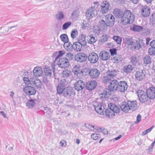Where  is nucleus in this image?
I'll return each mask as SVG.
<instances>
[{
    "label": "nucleus",
    "instance_id": "37",
    "mask_svg": "<svg viewBox=\"0 0 155 155\" xmlns=\"http://www.w3.org/2000/svg\"><path fill=\"white\" fill-rule=\"evenodd\" d=\"M86 127L92 131H94V129L97 131L101 130V128L98 127L97 126H92V125L90 124L89 123L86 124Z\"/></svg>",
    "mask_w": 155,
    "mask_h": 155
},
{
    "label": "nucleus",
    "instance_id": "56",
    "mask_svg": "<svg viewBox=\"0 0 155 155\" xmlns=\"http://www.w3.org/2000/svg\"><path fill=\"white\" fill-rule=\"evenodd\" d=\"M80 13V11L78 9L74 10L71 14V15L75 17H77Z\"/></svg>",
    "mask_w": 155,
    "mask_h": 155
},
{
    "label": "nucleus",
    "instance_id": "54",
    "mask_svg": "<svg viewBox=\"0 0 155 155\" xmlns=\"http://www.w3.org/2000/svg\"><path fill=\"white\" fill-rule=\"evenodd\" d=\"M44 112L46 114V115H49L51 113V109L48 107H45L44 110Z\"/></svg>",
    "mask_w": 155,
    "mask_h": 155
},
{
    "label": "nucleus",
    "instance_id": "11",
    "mask_svg": "<svg viewBox=\"0 0 155 155\" xmlns=\"http://www.w3.org/2000/svg\"><path fill=\"white\" fill-rule=\"evenodd\" d=\"M23 90L24 92L28 95H34L36 92L35 89L33 87L29 86L25 87Z\"/></svg>",
    "mask_w": 155,
    "mask_h": 155
},
{
    "label": "nucleus",
    "instance_id": "19",
    "mask_svg": "<svg viewBox=\"0 0 155 155\" xmlns=\"http://www.w3.org/2000/svg\"><path fill=\"white\" fill-rule=\"evenodd\" d=\"M125 16L128 19L129 22L130 24L133 23L134 20V17L130 10H126L125 12Z\"/></svg>",
    "mask_w": 155,
    "mask_h": 155
},
{
    "label": "nucleus",
    "instance_id": "10",
    "mask_svg": "<svg viewBox=\"0 0 155 155\" xmlns=\"http://www.w3.org/2000/svg\"><path fill=\"white\" fill-rule=\"evenodd\" d=\"M101 7V12L102 14L107 13L111 8V6L107 1L103 2Z\"/></svg>",
    "mask_w": 155,
    "mask_h": 155
},
{
    "label": "nucleus",
    "instance_id": "17",
    "mask_svg": "<svg viewBox=\"0 0 155 155\" xmlns=\"http://www.w3.org/2000/svg\"><path fill=\"white\" fill-rule=\"evenodd\" d=\"M99 57L102 60H107L110 58V54L106 51H102L99 54Z\"/></svg>",
    "mask_w": 155,
    "mask_h": 155
},
{
    "label": "nucleus",
    "instance_id": "18",
    "mask_svg": "<svg viewBox=\"0 0 155 155\" xmlns=\"http://www.w3.org/2000/svg\"><path fill=\"white\" fill-rule=\"evenodd\" d=\"M88 73L90 76L92 78H96L100 74V72L98 70L94 68L90 70Z\"/></svg>",
    "mask_w": 155,
    "mask_h": 155
},
{
    "label": "nucleus",
    "instance_id": "6",
    "mask_svg": "<svg viewBox=\"0 0 155 155\" xmlns=\"http://www.w3.org/2000/svg\"><path fill=\"white\" fill-rule=\"evenodd\" d=\"M73 89L71 87H68L63 89L61 93H58L59 94H62L64 97H69L72 95L73 93Z\"/></svg>",
    "mask_w": 155,
    "mask_h": 155
},
{
    "label": "nucleus",
    "instance_id": "59",
    "mask_svg": "<svg viewBox=\"0 0 155 155\" xmlns=\"http://www.w3.org/2000/svg\"><path fill=\"white\" fill-rule=\"evenodd\" d=\"M148 52L149 54L151 55H155V48H149Z\"/></svg>",
    "mask_w": 155,
    "mask_h": 155
},
{
    "label": "nucleus",
    "instance_id": "24",
    "mask_svg": "<svg viewBox=\"0 0 155 155\" xmlns=\"http://www.w3.org/2000/svg\"><path fill=\"white\" fill-rule=\"evenodd\" d=\"M135 76L137 80L142 81L144 78L145 74L143 71L140 70L136 72Z\"/></svg>",
    "mask_w": 155,
    "mask_h": 155
},
{
    "label": "nucleus",
    "instance_id": "35",
    "mask_svg": "<svg viewBox=\"0 0 155 155\" xmlns=\"http://www.w3.org/2000/svg\"><path fill=\"white\" fill-rule=\"evenodd\" d=\"M64 18V13L61 11H59L55 15V19L58 21H60Z\"/></svg>",
    "mask_w": 155,
    "mask_h": 155
},
{
    "label": "nucleus",
    "instance_id": "30",
    "mask_svg": "<svg viewBox=\"0 0 155 155\" xmlns=\"http://www.w3.org/2000/svg\"><path fill=\"white\" fill-rule=\"evenodd\" d=\"M65 50L68 51H72L73 50V45L68 41L64 43L63 45Z\"/></svg>",
    "mask_w": 155,
    "mask_h": 155
},
{
    "label": "nucleus",
    "instance_id": "12",
    "mask_svg": "<svg viewBox=\"0 0 155 155\" xmlns=\"http://www.w3.org/2000/svg\"><path fill=\"white\" fill-rule=\"evenodd\" d=\"M99 58L97 54L94 52L90 53L88 57V60L91 63H95L97 62Z\"/></svg>",
    "mask_w": 155,
    "mask_h": 155
},
{
    "label": "nucleus",
    "instance_id": "5",
    "mask_svg": "<svg viewBox=\"0 0 155 155\" xmlns=\"http://www.w3.org/2000/svg\"><path fill=\"white\" fill-rule=\"evenodd\" d=\"M58 81L59 84L57 86V92L58 93H61L62 91L64 89L65 87L66 86L68 83V82L64 79H62L60 80L55 79V82Z\"/></svg>",
    "mask_w": 155,
    "mask_h": 155
},
{
    "label": "nucleus",
    "instance_id": "33",
    "mask_svg": "<svg viewBox=\"0 0 155 155\" xmlns=\"http://www.w3.org/2000/svg\"><path fill=\"white\" fill-rule=\"evenodd\" d=\"M45 74L47 76H51L53 72V71L51 70L49 67L46 66L44 70Z\"/></svg>",
    "mask_w": 155,
    "mask_h": 155
},
{
    "label": "nucleus",
    "instance_id": "44",
    "mask_svg": "<svg viewBox=\"0 0 155 155\" xmlns=\"http://www.w3.org/2000/svg\"><path fill=\"white\" fill-rule=\"evenodd\" d=\"M60 38L61 41H63L64 43L68 42L69 41L68 37L66 34H63L61 35Z\"/></svg>",
    "mask_w": 155,
    "mask_h": 155
},
{
    "label": "nucleus",
    "instance_id": "39",
    "mask_svg": "<svg viewBox=\"0 0 155 155\" xmlns=\"http://www.w3.org/2000/svg\"><path fill=\"white\" fill-rule=\"evenodd\" d=\"M130 28L132 30L137 31H141L143 29L142 26L136 25H134L133 26L131 27Z\"/></svg>",
    "mask_w": 155,
    "mask_h": 155
},
{
    "label": "nucleus",
    "instance_id": "4",
    "mask_svg": "<svg viewBox=\"0 0 155 155\" xmlns=\"http://www.w3.org/2000/svg\"><path fill=\"white\" fill-rule=\"evenodd\" d=\"M137 96L140 101L142 103H145L149 101L146 93L142 90L137 91Z\"/></svg>",
    "mask_w": 155,
    "mask_h": 155
},
{
    "label": "nucleus",
    "instance_id": "50",
    "mask_svg": "<svg viewBox=\"0 0 155 155\" xmlns=\"http://www.w3.org/2000/svg\"><path fill=\"white\" fill-rule=\"evenodd\" d=\"M113 38L117 44H120L122 41V38L120 37L117 36H114Z\"/></svg>",
    "mask_w": 155,
    "mask_h": 155
},
{
    "label": "nucleus",
    "instance_id": "55",
    "mask_svg": "<svg viewBox=\"0 0 155 155\" xmlns=\"http://www.w3.org/2000/svg\"><path fill=\"white\" fill-rule=\"evenodd\" d=\"M9 31L8 27H3L1 28L0 31L2 34H4L7 32Z\"/></svg>",
    "mask_w": 155,
    "mask_h": 155
},
{
    "label": "nucleus",
    "instance_id": "13",
    "mask_svg": "<svg viewBox=\"0 0 155 155\" xmlns=\"http://www.w3.org/2000/svg\"><path fill=\"white\" fill-rule=\"evenodd\" d=\"M87 58V56L86 54L82 53L78 54L76 55L75 60L78 62H80L85 61Z\"/></svg>",
    "mask_w": 155,
    "mask_h": 155
},
{
    "label": "nucleus",
    "instance_id": "3",
    "mask_svg": "<svg viewBox=\"0 0 155 155\" xmlns=\"http://www.w3.org/2000/svg\"><path fill=\"white\" fill-rule=\"evenodd\" d=\"M119 83L117 80H114L111 81L108 86L109 90L107 89L104 91L105 95H110L109 91H114L117 90Z\"/></svg>",
    "mask_w": 155,
    "mask_h": 155
},
{
    "label": "nucleus",
    "instance_id": "32",
    "mask_svg": "<svg viewBox=\"0 0 155 155\" xmlns=\"http://www.w3.org/2000/svg\"><path fill=\"white\" fill-rule=\"evenodd\" d=\"M98 26L99 28L101 29L106 30L108 26L105 22V21H104L103 20H101L99 21Z\"/></svg>",
    "mask_w": 155,
    "mask_h": 155
},
{
    "label": "nucleus",
    "instance_id": "25",
    "mask_svg": "<svg viewBox=\"0 0 155 155\" xmlns=\"http://www.w3.org/2000/svg\"><path fill=\"white\" fill-rule=\"evenodd\" d=\"M80 67L75 66L73 69V71L74 74L80 77L84 74V70H81L80 69Z\"/></svg>",
    "mask_w": 155,
    "mask_h": 155
},
{
    "label": "nucleus",
    "instance_id": "62",
    "mask_svg": "<svg viewBox=\"0 0 155 155\" xmlns=\"http://www.w3.org/2000/svg\"><path fill=\"white\" fill-rule=\"evenodd\" d=\"M17 27V25H15L14 26H10L9 27H8V28L9 29V30L10 31H13L15 30L16 29Z\"/></svg>",
    "mask_w": 155,
    "mask_h": 155
},
{
    "label": "nucleus",
    "instance_id": "51",
    "mask_svg": "<svg viewBox=\"0 0 155 155\" xmlns=\"http://www.w3.org/2000/svg\"><path fill=\"white\" fill-rule=\"evenodd\" d=\"M112 79L111 78L108 76L107 74V75L104 77L103 80V82L105 84L108 82H110H110L112 80Z\"/></svg>",
    "mask_w": 155,
    "mask_h": 155
},
{
    "label": "nucleus",
    "instance_id": "46",
    "mask_svg": "<svg viewBox=\"0 0 155 155\" xmlns=\"http://www.w3.org/2000/svg\"><path fill=\"white\" fill-rule=\"evenodd\" d=\"M131 61L132 63L135 66H136L139 64L137 62L136 56L135 55L133 56L131 58Z\"/></svg>",
    "mask_w": 155,
    "mask_h": 155
},
{
    "label": "nucleus",
    "instance_id": "36",
    "mask_svg": "<svg viewBox=\"0 0 155 155\" xmlns=\"http://www.w3.org/2000/svg\"><path fill=\"white\" fill-rule=\"evenodd\" d=\"M117 71L115 70H108L107 72V74L110 77L113 79L117 74Z\"/></svg>",
    "mask_w": 155,
    "mask_h": 155
},
{
    "label": "nucleus",
    "instance_id": "58",
    "mask_svg": "<svg viewBox=\"0 0 155 155\" xmlns=\"http://www.w3.org/2000/svg\"><path fill=\"white\" fill-rule=\"evenodd\" d=\"M91 138L94 140H96L99 137V134H93L91 135Z\"/></svg>",
    "mask_w": 155,
    "mask_h": 155
},
{
    "label": "nucleus",
    "instance_id": "57",
    "mask_svg": "<svg viewBox=\"0 0 155 155\" xmlns=\"http://www.w3.org/2000/svg\"><path fill=\"white\" fill-rule=\"evenodd\" d=\"M154 145V143H153L149 147L148 149L147 150L148 151L149 153H151L153 152V148Z\"/></svg>",
    "mask_w": 155,
    "mask_h": 155
},
{
    "label": "nucleus",
    "instance_id": "61",
    "mask_svg": "<svg viewBox=\"0 0 155 155\" xmlns=\"http://www.w3.org/2000/svg\"><path fill=\"white\" fill-rule=\"evenodd\" d=\"M23 79L24 82L26 84H31L30 78L29 79L28 78L25 77L23 78Z\"/></svg>",
    "mask_w": 155,
    "mask_h": 155
},
{
    "label": "nucleus",
    "instance_id": "8",
    "mask_svg": "<svg viewBox=\"0 0 155 155\" xmlns=\"http://www.w3.org/2000/svg\"><path fill=\"white\" fill-rule=\"evenodd\" d=\"M31 84L35 87L39 88L41 87L42 84L38 79L33 76L30 78Z\"/></svg>",
    "mask_w": 155,
    "mask_h": 155
},
{
    "label": "nucleus",
    "instance_id": "63",
    "mask_svg": "<svg viewBox=\"0 0 155 155\" xmlns=\"http://www.w3.org/2000/svg\"><path fill=\"white\" fill-rule=\"evenodd\" d=\"M13 84L14 86L15 87H17L20 86V82L18 81H14L13 82Z\"/></svg>",
    "mask_w": 155,
    "mask_h": 155
},
{
    "label": "nucleus",
    "instance_id": "26",
    "mask_svg": "<svg viewBox=\"0 0 155 155\" xmlns=\"http://www.w3.org/2000/svg\"><path fill=\"white\" fill-rule=\"evenodd\" d=\"M143 45V41L142 40L138 39L134 43L133 46H134L135 49L138 50L141 48Z\"/></svg>",
    "mask_w": 155,
    "mask_h": 155
},
{
    "label": "nucleus",
    "instance_id": "40",
    "mask_svg": "<svg viewBox=\"0 0 155 155\" xmlns=\"http://www.w3.org/2000/svg\"><path fill=\"white\" fill-rule=\"evenodd\" d=\"M125 41L126 44L128 46H133L134 44V42L133 39L129 37H126L125 38Z\"/></svg>",
    "mask_w": 155,
    "mask_h": 155
},
{
    "label": "nucleus",
    "instance_id": "2",
    "mask_svg": "<svg viewBox=\"0 0 155 155\" xmlns=\"http://www.w3.org/2000/svg\"><path fill=\"white\" fill-rule=\"evenodd\" d=\"M108 106L109 108L105 109V114L107 116L117 115L115 114H118L120 112L119 108L114 104L110 103L108 104Z\"/></svg>",
    "mask_w": 155,
    "mask_h": 155
},
{
    "label": "nucleus",
    "instance_id": "1",
    "mask_svg": "<svg viewBox=\"0 0 155 155\" xmlns=\"http://www.w3.org/2000/svg\"><path fill=\"white\" fill-rule=\"evenodd\" d=\"M120 106L122 110L126 113H128L130 110L135 111L138 107L137 101H128L127 103L123 102Z\"/></svg>",
    "mask_w": 155,
    "mask_h": 155
},
{
    "label": "nucleus",
    "instance_id": "49",
    "mask_svg": "<svg viewBox=\"0 0 155 155\" xmlns=\"http://www.w3.org/2000/svg\"><path fill=\"white\" fill-rule=\"evenodd\" d=\"M74 55L71 53H67L65 55L66 59L68 61L72 60L74 58Z\"/></svg>",
    "mask_w": 155,
    "mask_h": 155
},
{
    "label": "nucleus",
    "instance_id": "27",
    "mask_svg": "<svg viewBox=\"0 0 155 155\" xmlns=\"http://www.w3.org/2000/svg\"><path fill=\"white\" fill-rule=\"evenodd\" d=\"M150 13L149 8L147 6H144L141 8V13L144 17H147Z\"/></svg>",
    "mask_w": 155,
    "mask_h": 155
},
{
    "label": "nucleus",
    "instance_id": "45",
    "mask_svg": "<svg viewBox=\"0 0 155 155\" xmlns=\"http://www.w3.org/2000/svg\"><path fill=\"white\" fill-rule=\"evenodd\" d=\"M88 38L87 42L88 43L92 44H94L96 41V39L94 37L90 35Z\"/></svg>",
    "mask_w": 155,
    "mask_h": 155
},
{
    "label": "nucleus",
    "instance_id": "41",
    "mask_svg": "<svg viewBox=\"0 0 155 155\" xmlns=\"http://www.w3.org/2000/svg\"><path fill=\"white\" fill-rule=\"evenodd\" d=\"M112 60L114 61V62L118 63L122 61V58L121 55L118 54L116 55L113 58Z\"/></svg>",
    "mask_w": 155,
    "mask_h": 155
},
{
    "label": "nucleus",
    "instance_id": "64",
    "mask_svg": "<svg viewBox=\"0 0 155 155\" xmlns=\"http://www.w3.org/2000/svg\"><path fill=\"white\" fill-rule=\"evenodd\" d=\"M150 45L152 48H155V40L151 41L150 43Z\"/></svg>",
    "mask_w": 155,
    "mask_h": 155
},
{
    "label": "nucleus",
    "instance_id": "15",
    "mask_svg": "<svg viewBox=\"0 0 155 155\" xmlns=\"http://www.w3.org/2000/svg\"><path fill=\"white\" fill-rule=\"evenodd\" d=\"M146 93L149 100L155 98V88L151 87L148 88L146 91Z\"/></svg>",
    "mask_w": 155,
    "mask_h": 155
},
{
    "label": "nucleus",
    "instance_id": "29",
    "mask_svg": "<svg viewBox=\"0 0 155 155\" xmlns=\"http://www.w3.org/2000/svg\"><path fill=\"white\" fill-rule=\"evenodd\" d=\"M114 16L118 18H122L124 13L121 10L117 8L115 9L113 12Z\"/></svg>",
    "mask_w": 155,
    "mask_h": 155
},
{
    "label": "nucleus",
    "instance_id": "42",
    "mask_svg": "<svg viewBox=\"0 0 155 155\" xmlns=\"http://www.w3.org/2000/svg\"><path fill=\"white\" fill-rule=\"evenodd\" d=\"M133 69L132 66L130 65H128L124 67V72L127 73H130Z\"/></svg>",
    "mask_w": 155,
    "mask_h": 155
},
{
    "label": "nucleus",
    "instance_id": "7",
    "mask_svg": "<svg viewBox=\"0 0 155 155\" xmlns=\"http://www.w3.org/2000/svg\"><path fill=\"white\" fill-rule=\"evenodd\" d=\"M105 22L109 27L113 26L115 23V18L111 14H108L105 17Z\"/></svg>",
    "mask_w": 155,
    "mask_h": 155
},
{
    "label": "nucleus",
    "instance_id": "38",
    "mask_svg": "<svg viewBox=\"0 0 155 155\" xmlns=\"http://www.w3.org/2000/svg\"><path fill=\"white\" fill-rule=\"evenodd\" d=\"M62 74L63 77L67 78L71 75V72L70 70L66 69L63 71Z\"/></svg>",
    "mask_w": 155,
    "mask_h": 155
},
{
    "label": "nucleus",
    "instance_id": "53",
    "mask_svg": "<svg viewBox=\"0 0 155 155\" xmlns=\"http://www.w3.org/2000/svg\"><path fill=\"white\" fill-rule=\"evenodd\" d=\"M65 53L64 51H60L58 52V54L57 55L56 59L55 60V61H58V59L60 57H62L63 55L65 54Z\"/></svg>",
    "mask_w": 155,
    "mask_h": 155
},
{
    "label": "nucleus",
    "instance_id": "43",
    "mask_svg": "<svg viewBox=\"0 0 155 155\" xmlns=\"http://www.w3.org/2000/svg\"><path fill=\"white\" fill-rule=\"evenodd\" d=\"M128 19L125 16V12L124 13V15L121 19L122 24L124 25H126L129 24H130L129 22Z\"/></svg>",
    "mask_w": 155,
    "mask_h": 155
},
{
    "label": "nucleus",
    "instance_id": "28",
    "mask_svg": "<svg viewBox=\"0 0 155 155\" xmlns=\"http://www.w3.org/2000/svg\"><path fill=\"white\" fill-rule=\"evenodd\" d=\"M86 36L84 35H81L78 37L77 42L83 45L84 46L86 45V41L85 40Z\"/></svg>",
    "mask_w": 155,
    "mask_h": 155
},
{
    "label": "nucleus",
    "instance_id": "60",
    "mask_svg": "<svg viewBox=\"0 0 155 155\" xmlns=\"http://www.w3.org/2000/svg\"><path fill=\"white\" fill-rule=\"evenodd\" d=\"M109 35H103L102 38V41L103 42H105L107 41Z\"/></svg>",
    "mask_w": 155,
    "mask_h": 155
},
{
    "label": "nucleus",
    "instance_id": "21",
    "mask_svg": "<svg viewBox=\"0 0 155 155\" xmlns=\"http://www.w3.org/2000/svg\"><path fill=\"white\" fill-rule=\"evenodd\" d=\"M97 82L94 81H91L87 82L86 84V87L88 90L94 89L97 86Z\"/></svg>",
    "mask_w": 155,
    "mask_h": 155
},
{
    "label": "nucleus",
    "instance_id": "22",
    "mask_svg": "<svg viewBox=\"0 0 155 155\" xmlns=\"http://www.w3.org/2000/svg\"><path fill=\"white\" fill-rule=\"evenodd\" d=\"M34 75L37 77L41 76L43 74V71L41 67L39 66L35 67L33 71Z\"/></svg>",
    "mask_w": 155,
    "mask_h": 155
},
{
    "label": "nucleus",
    "instance_id": "23",
    "mask_svg": "<svg viewBox=\"0 0 155 155\" xmlns=\"http://www.w3.org/2000/svg\"><path fill=\"white\" fill-rule=\"evenodd\" d=\"M84 83L82 80L78 81L74 85V88L78 91H81L84 87Z\"/></svg>",
    "mask_w": 155,
    "mask_h": 155
},
{
    "label": "nucleus",
    "instance_id": "20",
    "mask_svg": "<svg viewBox=\"0 0 155 155\" xmlns=\"http://www.w3.org/2000/svg\"><path fill=\"white\" fill-rule=\"evenodd\" d=\"M95 110L99 114L101 115H104L105 109L101 104H97L95 106Z\"/></svg>",
    "mask_w": 155,
    "mask_h": 155
},
{
    "label": "nucleus",
    "instance_id": "9",
    "mask_svg": "<svg viewBox=\"0 0 155 155\" xmlns=\"http://www.w3.org/2000/svg\"><path fill=\"white\" fill-rule=\"evenodd\" d=\"M58 65L60 68H65L69 66V62L65 58H62L58 61Z\"/></svg>",
    "mask_w": 155,
    "mask_h": 155
},
{
    "label": "nucleus",
    "instance_id": "48",
    "mask_svg": "<svg viewBox=\"0 0 155 155\" xmlns=\"http://www.w3.org/2000/svg\"><path fill=\"white\" fill-rule=\"evenodd\" d=\"M78 31L76 29L73 30L71 32V37L73 39L75 38L78 36Z\"/></svg>",
    "mask_w": 155,
    "mask_h": 155
},
{
    "label": "nucleus",
    "instance_id": "47",
    "mask_svg": "<svg viewBox=\"0 0 155 155\" xmlns=\"http://www.w3.org/2000/svg\"><path fill=\"white\" fill-rule=\"evenodd\" d=\"M71 22L68 21L64 23L62 25V29L63 30H65L68 28L71 25Z\"/></svg>",
    "mask_w": 155,
    "mask_h": 155
},
{
    "label": "nucleus",
    "instance_id": "14",
    "mask_svg": "<svg viewBox=\"0 0 155 155\" xmlns=\"http://www.w3.org/2000/svg\"><path fill=\"white\" fill-rule=\"evenodd\" d=\"M128 86L126 82L124 81H120L119 83L117 91L121 92H124L127 89Z\"/></svg>",
    "mask_w": 155,
    "mask_h": 155
},
{
    "label": "nucleus",
    "instance_id": "31",
    "mask_svg": "<svg viewBox=\"0 0 155 155\" xmlns=\"http://www.w3.org/2000/svg\"><path fill=\"white\" fill-rule=\"evenodd\" d=\"M36 102V99H30L26 102V105L28 108H31L35 105Z\"/></svg>",
    "mask_w": 155,
    "mask_h": 155
},
{
    "label": "nucleus",
    "instance_id": "16",
    "mask_svg": "<svg viewBox=\"0 0 155 155\" xmlns=\"http://www.w3.org/2000/svg\"><path fill=\"white\" fill-rule=\"evenodd\" d=\"M95 13L94 9L93 7L90 8L86 11V16L87 19H91L94 16Z\"/></svg>",
    "mask_w": 155,
    "mask_h": 155
},
{
    "label": "nucleus",
    "instance_id": "34",
    "mask_svg": "<svg viewBox=\"0 0 155 155\" xmlns=\"http://www.w3.org/2000/svg\"><path fill=\"white\" fill-rule=\"evenodd\" d=\"M73 49L74 50L77 51H80L83 45H82L81 44L77 41L73 43Z\"/></svg>",
    "mask_w": 155,
    "mask_h": 155
},
{
    "label": "nucleus",
    "instance_id": "52",
    "mask_svg": "<svg viewBox=\"0 0 155 155\" xmlns=\"http://www.w3.org/2000/svg\"><path fill=\"white\" fill-rule=\"evenodd\" d=\"M144 62L146 64H150L151 62V58L149 56H146L143 58Z\"/></svg>",
    "mask_w": 155,
    "mask_h": 155
}]
</instances>
